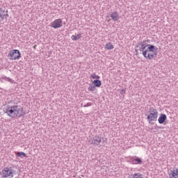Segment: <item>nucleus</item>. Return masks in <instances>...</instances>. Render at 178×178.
Masks as SVG:
<instances>
[{"label": "nucleus", "instance_id": "obj_1", "mask_svg": "<svg viewBox=\"0 0 178 178\" xmlns=\"http://www.w3.org/2000/svg\"><path fill=\"white\" fill-rule=\"evenodd\" d=\"M137 48H138L139 51L142 52V55H143L145 59H154L155 56L158 54L156 52L158 51V48L154 45L145 43L144 42H138Z\"/></svg>", "mask_w": 178, "mask_h": 178}, {"label": "nucleus", "instance_id": "obj_2", "mask_svg": "<svg viewBox=\"0 0 178 178\" xmlns=\"http://www.w3.org/2000/svg\"><path fill=\"white\" fill-rule=\"evenodd\" d=\"M6 113L9 118H11V119H15V118H23L24 115H26L23 107L17 105L7 107Z\"/></svg>", "mask_w": 178, "mask_h": 178}, {"label": "nucleus", "instance_id": "obj_3", "mask_svg": "<svg viewBox=\"0 0 178 178\" xmlns=\"http://www.w3.org/2000/svg\"><path fill=\"white\" fill-rule=\"evenodd\" d=\"M17 173V168L15 166L6 167L1 172L0 175L2 178H13Z\"/></svg>", "mask_w": 178, "mask_h": 178}, {"label": "nucleus", "instance_id": "obj_4", "mask_svg": "<svg viewBox=\"0 0 178 178\" xmlns=\"http://www.w3.org/2000/svg\"><path fill=\"white\" fill-rule=\"evenodd\" d=\"M159 113L158 110L154 108V107H150L147 115V120L149 124H155V122L158 120V116Z\"/></svg>", "mask_w": 178, "mask_h": 178}, {"label": "nucleus", "instance_id": "obj_5", "mask_svg": "<svg viewBox=\"0 0 178 178\" xmlns=\"http://www.w3.org/2000/svg\"><path fill=\"white\" fill-rule=\"evenodd\" d=\"M103 139H104V138L102 137L101 136L96 135L94 137L89 138L88 143L91 145H94L95 147V146L98 147V145H99L101 144V143H102Z\"/></svg>", "mask_w": 178, "mask_h": 178}, {"label": "nucleus", "instance_id": "obj_6", "mask_svg": "<svg viewBox=\"0 0 178 178\" xmlns=\"http://www.w3.org/2000/svg\"><path fill=\"white\" fill-rule=\"evenodd\" d=\"M21 56L22 54H20V51L18 49H13L10 51L8 55V58H9L10 60H16V59H19Z\"/></svg>", "mask_w": 178, "mask_h": 178}, {"label": "nucleus", "instance_id": "obj_7", "mask_svg": "<svg viewBox=\"0 0 178 178\" xmlns=\"http://www.w3.org/2000/svg\"><path fill=\"white\" fill-rule=\"evenodd\" d=\"M50 26L53 29H60V27L63 26V21H62L60 19H57L51 22Z\"/></svg>", "mask_w": 178, "mask_h": 178}, {"label": "nucleus", "instance_id": "obj_8", "mask_svg": "<svg viewBox=\"0 0 178 178\" xmlns=\"http://www.w3.org/2000/svg\"><path fill=\"white\" fill-rule=\"evenodd\" d=\"M131 163H132V165H143V161L141 160V159L137 156L131 157Z\"/></svg>", "mask_w": 178, "mask_h": 178}, {"label": "nucleus", "instance_id": "obj_9", "mask_svg": "<svg viewBox=\"0 0 178 178\" xmlns=\"http://www.w3.org/2000/svg\"><path fill=\"white\" fill-rule=\"evenodd\" d=\"M5 13V10L0 8V22H2L4 19H8L9 17V14H8V11H6V14Z\"/></svg>", "mask_w": 178, "mask_h": 178}, {"label": "nucleus", "instance_id": "obj_10", "mask_svg": "<svg viewBox=\"0 0 178 178\" xmlns=\"http://www.w3.org/2000/svg\"><path fill=\"white\" fill-rule=\"evenodd\" d=\"M166 119H168V117L165 114L161 113L158 119V122L160 124H163L165 122H166Z\"/></svg>", "mask_w": 178, "mask_h": 178}, {"label": "nucleus", "instance_id": "obj_11", "mask_svg": "<svg viewBox=\"0 0 178 178\" xmlns=\"http://www.w3.org/2000/svg\"><path fill=\"white\" fill-rule=\"evenodd\" d=\"M111 17L113 20V22H118L119 19H120V17L119 16V13L118 12H113L111 14Z\"/></svg>", "mask_w": 178, "mask_h": 178}, {"label": "nucleus", "instance_id": "obj_12", "mask_svg": "<svg viewBox=\"0 0 178 178\" xmlns=\"http://www.w3.org/2000/svg\"><path fill=\"white\" fill-rule=\"evenodd\" d=\"M170 178H178V168L173 169L169 174Z\"/></svg>", "mask_w": 178, "mask_h": 178}, {"label": "nucleus", "instance_id": "obj_13", "mask_svg": "<svg viewBox=\"0 0 178 178\" xmlns=\"http://www.w3.org/2000/svg\"><path fill=\"white\" fill-rule=\"evenodd\" d=\"M105 48L108 51H111V50L113 49V48H115V47L113 46V44H112V42H109L106 44Z\"/></svg>", "mask_w": 178, "mask_h": 178}, {"label": "nucleus", "instance_id": "obj_14", "mask_svg": "<svg viewBox=\"0 0 178 178\" xmlns=\"http://www.w3.org/2000/svg\"><path fill=\"white\" fill-rule=\"evenodd\" d=\"M93 84L95 87H101L102 82L99 79H95L93 81Z\"/></svg>", "mask_w": 178, "mask_h": 178}, {"label": "nucleus", "instance_id": "obj_15", "mask_svg": "<svg viewBox=\"0 0 178 178\" xmlns=\"http://www.w3.org/2000/svg\"><path fill=\"white\" fill-rule=\"evenodd\" d=\"M80 38H81V34L72 35L71 36L72 41H77V40H80Z\"/></svg>", "mask_w": 178, "mask_h": 178}, {"label": "nucleus", "instance_id": "obj_16", "mask_svg": "<svg viewBox=\"0 0 178 178\" xmlns=\"http://www.w3.org/2000/svg\"><path fill=\"white\" fill-rule=\"evenodd\" d=\"M88 91H95V86L94 84L90 83L88 88Z\"/></svg>", "mask_w": 178, "mask_h": 178}, {"label": "nucleus", "instance_id": "obj_17", "mask_svg": "<svg viewBox=\"0 0 178 178\" xmlns=\"http://www.w3.org/2000/svg\"><path fill=\"white\" fill-rule=\"evenodd\" d=\"M131 178H143V175H141V174L140 173H135L134 175H132V177Z\"/></svg>", "mask_w": 178, "mask_h": 178}, {"label": "nucleus", "instance_id": "obj_18", "mask_svg": "<svg viewBox=\"0 0 178 178\" xmlns=\"http://www.w3.org/2000/svg\"><path fill=\"white\" fill-rule=\"evenodd\" d=\"M17 156H19V158H22V156L26 157V154L23 152H19L17 154Z\"/></svg>", "mask_w": 178, "mask_h": 178}, {"label": "nucleus", "instance_id": "obj_19", "mask_svg": "<svg viewBox=\"0 0 178 178\" xmlns=\"http://www.w3.org/2000/svg\"><path fill=\"white\" fill-rule=\"evenodd\" d=\"M90 77H91V79H97V80L100 79L99 76H98V75H97L95 74H91Z\"/></svg>", "mask_w": 178, "mask_h": 178}, {"label": "nucleus", "instance_id": "obj_20", "mask_svg": "<svg viewBox=\"0 0 178 178\" xmlns=\"http://www.w3.org/2000/svg\"><path fill=\"white\" fill-rule=\"evenodd\" d=\"M92 106V103L91 102H88L87 103L86 105H84V108H88V106Z\"/></svg>", "mask_w": 178, "mask_h": 178}, {"label": "nucleus", "instance_id": "obj_21", "mask_svg": "<svg viewBox=\"0 0 178 178\" xmlns=\"http://www.w3.org/2000/svg\"><path fill=\"white\" fill-rule=\"evenodd\" d=\"M120 94L121 95L126 94V89L120 90Z\"/></svg>", "mask_w": 178, "mask_h": 178}, {"label": "nucleus", "instance_id": "obj_22", "mask_svg": "<svg viewBox=\"0 0 178 178\" xmlns=\"http://www.w3.org/2000/svg\"><path fill=\"white\" fill-rule=\"evenodd\" d=\"M8 81H12V79H8Z\"/></svg>", "mask_w": 178, "mask_h": 178}, {"label": "nucleus", "instance_id": "obj_23", "mask_svg": "<svg viewBox=\"0 0 178 178\" xmlns=\"http://www.w3.org/2000/svg\"><path fill=\"white\" fill-rule=\"evenodd\" d=\"M177 1H178V0H177Z\"/></svg>", "mask_w": 178, "mask_h": 178}]
</instances>
